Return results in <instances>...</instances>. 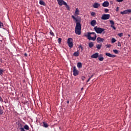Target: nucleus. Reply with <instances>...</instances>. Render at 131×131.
<instances>
[{"instance_id": "obj_38", "label": "nucleus", "mask_w": 131, "mask_h": 131, "mask_svg": "<svg viewBox=\"0 0 131 131\" xmlns=\"http://www.w3.org/2000/svg\"><path fill=\"white\" fill-rule=\"evenodd\" d=\"M118 47H121V43H120V42H118Z\"/></svg>"}, {"instance_id": "obj_24", "label": "nucleus", "mask_w": 131, "mask_h": 131, "mask_svg": "<svg viewBox=\"0 0 131 131\" xmlns=\"http://www.w3.org/2000/svg\"><path fill=\"white\" fill-rule=\"evenodd\" d=\"M110 23L111 24V26H114V21H113V20H110Z\"/></svg>"}, {"instance_id": "obj_34", "label": "nucleus", "mask_w": 131, "mask_h": 131, "mask_svg": "<svg viewBox=\"0 0 131 131\" xmlns=\"http://www.w3.org/2000/svg\"><path fill=\"white\" fill-rule=\"evenodd\" d=\"M2 26H4V24L0 21V28H2Z\"/></svg>"}, {"instance_id": "obj_19", "label": "nucleus", "mask_w": 131, "mask_h": 131, "mask_svg": "<svg viewBox=\"0 0 131 131\" xmlns=\"http://www.w3.org/2000/svg\"><path fill=\"white\" fill-rule=\"evenodd\" d=\"M77 67L78 68H81V67H82V64H81V62H78L77 63Z\"/></svg>"}, {"instance_id": "obj_25", "label": "nucleus", "mask_w": 131, "mask_h": 131, "mask_svg": "<svg viewBox=\"0 0 131 131\" xmlns=\"http://www.w3.org/2000/svg\"><path fill=\"white\" fill-rule=\"evenodd\" d=\"M4 71H5L4 70L0 69V75H3V73H4Z\"/></svg>"}, {"instance_id": "obj_15", "label": "nucleus", "mask_w": 131, "mask_h": 131, "mask_svg": "<svg viewBox=\"0 0 131 131\" xmlns=\"http://www.w3.org/2000/svg\"><path fill=\"white\" fill-rule=\"evenodd\" d=\"M97 24V21L95 20H93L91 22V25L93 27L95 26Z\"/></svg>"}, {"instance_id": "obj_11", "label": "nucleus", "mask_w": 131, "mask_h": 131, "mask_svg": "<svg viewBox=\"0 0 131 131\" xmlns=\"http://www.w3.org/2000/svg\"><path fill=\"white\" fill-rule=\"evenodd\" d=\"M102 7H104L105 8H106L107 7H109V2L108 1H105L102 4Z\"/></svg>"}, {"instance_id": "obj_2", "label": "nucleus", "mask_w": 131, "mask_h": 131, "mask_svg": "<svg viewBox=\"0 0 131 131\" xmlns=\"http://www.w3.org/2000/svg\"><path fill=\"white\" fill-rule=\"evenodd\" d=\"M85 36L88 37L89 40H93V41H95L97 38V34L95 32H88Z\"/></svg>"}, {"instance_id": "obj_31", "label": "nucleus", "mask_w": 131, "mask_h": 131, "mask_svg": "<svg viewBox=\"0 0 131 131\" xmlns=\"http://www.w3.org/2000/svg\"><path fill=\"white\" fill-rule=\"evenodd\" d=\"M111 27L113 28L114 30H116V27H115L114 26H111Z\"/></svg>"}, {"instance_id": "obj_16", "label": "nucleus", "mask_w": 131, "mask_h": 131, "mask_svg": "<svg viewBox=\"0 0 131 131\" xmlns=\"http://www.w3.org/2000/svg\"><path fill=\"white\" fill-rule=\"evenodd\" d=\"M99 61H103L104 60V57H103V54H100L99 55Z\"/></svg>"}, {"instance_id": "obj_28", "label": "nucleus", "mask_w": 131, "mask_h": 131, "mask_svg": "<svg viewBox=\"0 0 131 131\" xmlns=\"http://www.w3.org/2000/svg\"><path fill=\"white\" fill-rule=\"evenodd\" d=\"M118 35L119 36H120V37H121L123 36V33H119V34H118Z\"/></svg>"}, {"instance_id": "obj_41", "label": "nucleus", "mask_w": 131, "mask_h": 131, "mask_svg": "<svg viewBox=\"0 0 131 131\" xmlns=\"http://www.w3.org/2000/svg\"><path fill=\"white\" fill-rule=\"evenodd\" d=\"M0 102H3V98H2V97H0Z\"/></svg>"}, {"instance_id": "obj_37", "label": "nucleus", "mask_w": 131, "mask_h": 131, "mask_svg": "<svg viewBox=\"0 0 131 131\" xmlns=\"http://www.w3.org/2000/svg\"><path fill=\"white\" fill-rule=\"evenodd\" d=\"M50 34L51 35L54 36V33L52 31H50Z\"/></svg>"}, {"instance_id": "obj_23", "label": "nucleus", "mask_w": 131, "mask_h": 131, "mask_svg": "<svg viewBox=\"0 0 131 131\" xmlns=\"http://www.w3.org/2000/svg\"><path fill=\"white\" fill-rule=\"evenodd\" d=\"M24 128L25 129H27V130H28L29 129V126H28V125H25L24 126Z\"/></svg>"}, {"instance_id": "obj_21", "label": "nucleus", "mask_w": 131, "mask_h": 131, "mask_svg": "<svg viewBox=\"0 0 131 131\" xmlns=\"http://www.w3.org/2000/svg\"><path fill=\"white\" fill-rule=\"evenodd\" d=\"M96 48H97L98 50H101V48H102V45H97L96 46Z\"/></svg>"}, {"instance_id": "obj_1", "label": "nucleus", "mask_w": 131, "mask_h": 131, "mask_svg": "<svg viewBox=\"0 0 131 131\" xmlns=\"http://www.w3.org/2000/svg\"><path fill=\"white\" fill-rule=\"evenodd\" d=\"M73 19L76 21V25L75 27V33L78 35H80L81 34V25L80 23H78L80 21V17L79 16H77L75 17L74 15L72 16Z\"/></svg>"}, {"instance_id": "obj_4", "label": "nucleus", "mask_w": 131, "mask_h": 131, "mask_svg": "<svg viewBox=\"0 0 131 131\" xmlns=\"http://www.w3.org/2000/svg\"><path fill=\"white\" fill-rule=\"evenodd\" d=\"M73 39L71 38H68V46L70 48H73Z\"/></svg>"}, {"instance_id": "obj_36", "label": "nucleus", "mask_w": 131, "mask_h": 131, "mask_svg": "<svg viewBox=\"0 0 131 131\" xmlns=\"http://www.w3.org/2000/svg\"><path fill=\"white\" fill-rule=\"evenodd\" d=\"M106 47L107 48H111V45H110V44L107 45H106Z\"/></svg>"}, {"instance_id": "obj_47", "label": "nucleus", "mask_w": 131, "mask_h": 131, "mask_svg": "<svg viewBox=\"0 0 131 131\" xmlns=\"http://www.w3.org/2000/svg\"><path fill=\"white\" fill-rule=\"evenodd\" d=\"M92 77H93V75H92L90 77V78H92Z\"/></svg>"}, {"instance_id": "obj_3", "label": "nucleus", "mask_w": 131, "mask_h": 131, "mask_svg": "<svg viewBox=\"0 0 131 131\" xmlns=\"http://www.w3.org/2000/svg\"><path fill=\"white\" fill-rule=\"evenodd\" d=\"M94 30L96 31L97 33H99L101 34L103 31H105V29H103L101 28H98L97 27H94Z\"/></svg>"}, {"instance_id": "obj_7", "label": "nucleus", "mask_w": 131, "mask_h": 131, "mask_svg": "<svg viewBox=\"0 0 131 131\" xmlns=\"http://www.w3.org/2000/svg\"><path fill=\"white\" fill-rule=\"evenodd\" d=\"M79 73V71L76 69V67H73V75L74 76H77Z\"/></svg>"}, {"instance_id": "obj_35", "label": "nucleus", "mask_w": 131, "mask_h": 131, "mask_svg": "<svg viewBox=\"0 0 131 131\" xmlns=\"http://www.w3.org/2000/svg\"><path fill=\"white\" fill-rule=\"evenodd\" d=\"M104 11H105V13H108V12H109V9H105L104 10Z\"/></svg>"}, {"instance_id": "obj_10", "label": "nucleus", "mask_w": 131, "mask_h": 131, "mask_svg": "<svg viewBox=\"0 0 131 131\" xmlns=\"http://www.w3.org/2000/svg\"><path fill=\"white\" fill-rule=\"evenodd\" d=\"M105 55L106 56H107V57H110L111 58H115V57H116L115 55L111 54V53H106Z\"/></svg>"}, {"instance_id": "obj_33", "label": "nucleus", "mask_w": 131, "mask_h": 131, "mask_svg": "<svg viewBox=\"0 0 131 131\" xmlns=\"http://www.w3.org/2000/svg\"><path fill=\"white\" fill-rule=\"evenodd\" d=\"M62 41V39L61 38H58V42L60 43V42Z\"/></svg>"}, {"instance_id": "obj_30", "label": "nucleus", "mask_w": 131, "mask_h": 131, "mask_svg": "<svg viewBox=\"0 0 131 131\" xmlns=\"http://www.w3.org/2000/svg\"><path fill=\"white\" fill-rule=\"evenodd\" d=\"M113 52H114V53H115V54H118V50H114Z\"/></svg>"}, {"instance_id": "obj_45", "label": "nucleus", "mask_w": 131, "mask_h": 131, "mask_svg": "<svg viewBox=\"0 0 131 131\" xmlns=\"http://www.w3.org/2000/svg\"><path fill=\"white\" fill-rule=\"evenodd\" d=\"M67 104H69V100H68V101H67Z\"/></svg>"}, {"instance_id": "obj_5", "label": "nucleus", "mask_w": 131, "mask_h": 131, "mask_svg": "<svg viewBox=\"0 0 131 131\" xmlns=\"http://www.w3.org/2000/svg\"><path fill=\"white\" fill-rule=\"evenodd\" d=\"M130 13H131V9H127V10H124L123 11H121L120 12V14H121L122 15L128 14H128H130Z\"/></svg>"}, {"instance_id": "obj_26", "label": "nucleus", "mask_w": 131, "mask_h": 131, "mask_svg": "<svg viewBox=\"0 0 131 131\" xmlns=\"http://www.w3.org/2000/svg\"><path fill=\"white\" fill-rule=\"evenodd\" d=\"M43 126H44V127H48V123L43 122Z\"/></svg>"}, {"instance_id": "obj_22", "label": "nucleus", "mask_w": 131, "mask_h": 131, "mask_svg": "<svg viewBox=\"0 0 131 131\" xmlns=\"http://www.w3.org/2000/svg\"><path fill=\"white\" fill-rule=\"evenodd\" d=\"M78 48H79V50H81V52H82V51H83V48L82 47L81 45H79Z\"/></svg>"}, {"instance_id": "obj_20", "label": "nucleus", "mask_w": 131, "mask_h": 131, "mask_svg": "<svg viewBox=\"0 0 131 131\" xmlns=\"http://www.w3.org/2000/svg\"><path fill=\"white\" fill-rule=\"evenodd\" d=\"M89 46L90 48H93V47H94V43L93 42H90L89 43Z\"/></svg>"}, {"instance_id": "obj_49", "label": "nucleus", "mask_w": 131, "mask_h": 131, "mask_svg": "<svg viewBox=\"0 0 131 131\" xmlns=\"http://www.w3.org/2000/svg\"><path fill=\"white\" fill-rule=\"evenodd\" d=\"M128 36H129V37L130 36V35H128Z\"/></svg>"}, {"instance_id": "obj_17", "label": "nucleus", "mask_w": 131, "mask_h": 131, "mask_svg": "<svg viewBox=\"0 0 131 131\" xmlns=\"http://www.w3.org/2000/svg\"><path fill=\"white\" fill-rule=\"evenodd\" d=\"M74 56L75 57H78V56H79V50H78L77 52L74 53Z\"/></svg>"}, {"instance_id": "obj_6", "label": "nucleus", "mask_w": 131, "mask_h": 131, "mask_svg": "<svg viewBox=\"0 0 131 131\" xmlns=\"http://www.w3.org/2000/svg\"><path fill=\"white\" fill-rule=\"evenodd\" d=\"M110 18V14H103L102 17V20H108Z\"/></svg>"}, {"instance_id": "obj_8", "label": "nucleus", "mask_w": 131, "mask_h": 131, "mask_svg": "<svg viewBox=\"0 0 131 131\" xmlns=\"http://www.w3.org/2000/svg\"><path fill=\"white\" fill-rule=\"evenodd\" d=\"M57 1L59 6H63V5H65V3H66L63 0H57Z\"/></svg>"}, {"instance_id": "obj_44", "label": "nucleus", "mask_w": 131, "mask_h": 131, "mask_svg": "<svg viewBox=\"0 0 131 131\" xmlns=\"http://www.w3.org/2000/svg\"><path fill=\"white\" fill-rule=\"evenodd\" d=\"M90 80H91V78H89L88 80L87 81V82H89V81H90Z\"/></svg>"}, {"instance_id": "obj_42", "label": "nucleus", "mask_w": 131, "mask_h": 131, "mask_svg": "<svg viewBox=\"0 0 131 131\" xmlns=\"http://www.w3.org/2000/svg\"><path fill=\"white\" fill-rule=\"evenodd\" d=\"M119 10V7H117V9H116L117 12H118Z\"/></svg>"}, {"instance_id": "obj_50", "label": "nucleus", "mask_w": 131, "mask_h": 131, "mask_svg": "<svg viewBox=\"0 0 131 131\" xmlns=\"http://www.w3.org/2000/svg\"><path fill=\"white\" fill-rule=\"evenodd\" d=\"M130 20H131V17H130Z\"/></svg>"}, {"instance_id": "obj_43", "label": "nucleus", "mask_w": 131, "mask_h": 131, "mask_svg": "<svg viewBox=\"0 0 131 131\" xmlns=\"http://www.w3.org/2000/svg\"><path fill=\"white\" fill-rule=\"evenodd\" d=\"M85 79V77H82V80H84Z\"/></svg>"}, {"instance_id": "obj_27", "label": "nucleus", "mask_w": 131, "mask_h": 131, "mask_svg": "<svg viewBox=\"0 0 131 131\" xmlns=\"http://www.w3.org/2000/svg\"><path fill=\"white\" fill-rule=\"evenodd\" d=\"M116 41V39H115V38H113L112 39V43H114V42H115Z\"/></svg>"}, {"instance_id": "obj_12", "label": "nucleus", "mask_w": 131, "mask_h": 131, "mask_svg": "<svg viewBox=\"0 0 131 131\" xmlns=\"http://www.w3.org/2000/svg\"><path fill=\"white\" fill-rule=\"evenodd\" d=\"M101 4L98 3H95L93 5V8H95V9H98L99 7H100Z\"/></svg>"}, {"instance_id": "obj_18", "label": "nucleus", "mask_w": 131, "mask_h": 131, "mask_svg": "<svg viewBox=\"0 0 131 131\" xmlns=\"http://www.w3.org/2000/svg\"><path fill=\"white\" fill-rule=\"evenodd\" d=\"M39 4L41 6H46V3H45L42 0L39 1Z\"/></svg>"}, {"instance_id": "obj_40", "label": "nucleus", "mask_w": 131, "mask_h": 131, "mask_svg": "<svg viewBox=\"0 0 131 131\" xmlns=\"http://www.w3.org/2000/svg\"><path fill=\"white\" fill-rule=\"evenodd\" d=\"M1 106H0V114H3V113H4V112H3V111H1Z\"/></svg>"}, {"instance_id": "obj_29", "label": "nucleus", "mask_w": 131, "mask_h": 131, "mask_svg": "<svg viewBox=\"0 0 131 131\" xmlns=\"http://www.w3.org/2000/svg\"><path fill=\"white\" fill-rule=\"evenodd\" d=\"M64 6H66V8H67V9H68V10H69V6H68V5H67V3H64Z\"/></svg>"}, {"instance_id": "obj_13", "label": "nucleus", "mask_w": 131, "mask_h": 131, "mask_svg": "<svg viewBox=\"0 0 131 131\" xmlns=\"http://www.w3.org/2000/svg\"><path fill=\"white\" fill-rule=\"evenodd\" d=\"M97 41L98 42H103V41H104V39L100 37H97Z\"/></svg>"}, {"instance_id": "obj_46", "label": "nucleus", "mask_w": 131, "mask_h": 131, "mask_svg": "<svg viewBox=\"0 0 131 131\" xmlns=\"http://www.w3.org/2000/svg\"><path fill=\"white\" fill-rule=\"evenodd\" d=\"M25 56L26 57H27V54L25 53Z\"/></svg>"}, {"instance_id": "obj_9", "label": "nucleus", "mask_w": 131, "mask_h": 131, "mask_svg": "<svg viewBox=\"0 0 131 131\" xmlns=\"http://www.w3.org/2000/svg\"><path fill=\"white\" fill-rule=\"evenodd\" d=\"M98 57H99V53H96L91 56V58L92 59H97Z\"/></svg>"}, {"instance_id": "obj_14", "label": "nucleus", "mask_w": 131, "mask_h": 131, "mask_svg": "<svg viewBox=\"0 0 131 131\" xmlns=\"http://www.w3.org/2000/svg\"><path fill=\"white\" fill-rule=\"evenodd\" d=\"M80 14V11L78 8H76V10L75 12V16H78Z\"/></svg>"}, {"instance_id": "obj_39", "label": "nucleus", "mask_w": 131, "mask_h": 131, "mask_svg": "<svg viewBox=\"0 0 131 131\" xmlns=\"http://www.w3.org/2000/svg\"><path fill=\"white\" fill-rule=\"evenodd\" d=\"M95 12H92L91 13V16H95Z\"/></svg>"}, {"instance_id": "obj_32", "label": "nucleus", "mask_w": 131, "mask_h": 131, "mask_svg": "<svg viewBox=\"0 0 131 131\" xmlns=\"http://www.w3.org/2000/svg\"><path fill=\"white\" fill-rule=\"evenodd\" d=\"M116 2L118 3H122L123 2V0H116Z\"/></svg>"}, {"instance_id": "obj_48", "label": "nucleus", "mask_w": 131, "mask_h": 131, "mask_svg": "<svg viewBox=\"0 0 131 131\" xmlns=\"http://www.w3.org/2000/svg\"><path fill=\"white\" fill-rule=\"evenodd\" d=\"M81 90H83V88H81Z\"/></svg>"}]
</instances>
